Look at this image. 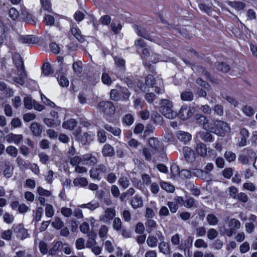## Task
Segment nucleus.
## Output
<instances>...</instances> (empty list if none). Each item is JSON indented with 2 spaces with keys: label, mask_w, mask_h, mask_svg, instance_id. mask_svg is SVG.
<instances>
[{
  "label": "nucleus",
  "mask_w": 257,
  "mask_h": 257,
  "mask_svg": "<svg viewBox=\"0 0 257 257\" xmlns=\"http://www.w3.org/2000/svg\"><path fill=\"white\" fill-rule=\"evenodd\" d=\"M195 150L196 153L202 157H205L207 155L206 146L202 143L197 145Z\"/></svg>",
  "instance_id": "20"
},
{
  "label": "nucleus",
  "mask_w": 257,
  "mask_h": 257,
  "mask_svg": "<svg viewBox=\"0 0 257 257\" xmlns=\"http://www.w3.org/2000/svg\"><path fill=\"white\" fill-rule=\"evenodd\" d=\"M118 184L123 188L125 189L130 185V181L127 177L122 176L118 180Z\"/></svg>",
  "instance_id": "37"
},
{
  "label": "nucleus",
  "mask_w": 257,
  "mask_h": 257,
  "mask_svg": "<svg viewBox=\"0 0 257 257\" xmlns=\"http://www.w3.org/2000/svg\"><path fill=\"white\" fill-rule=\"evenodd\" d=\"M35 102V101L30 96H26L24 99L25 106L28 109H32Z\"/></svg>",
  "instance_id": "36"
},
{
  "label": "nucleus",
  "mask_w": 257,
  "mask_h": 257,
  "mask_svg": "<svg viewBox=\"0 0 257 257\" xmlns=\"http://www.w3.org/2000/svg\"><path fill=\"white\" fill-rule=\"evenodd\" d=\"M89 172L90 177L92 179L100 180L103 175L107 172V169L104 165L99 164L91 169Z\"/></svg>",
  "instance_id": "6"
},
{
  "label": "nucleus",
  "mask_w": 257,
  "mask_h": 257,
  "mask_svg": "<svg viewBox=\"0 0 257 257\" xmlns=\"http://www.w3.org/2000/svg\"><path fill=\"white\" fill-rule=\"evenodd\" d=\"M159 249L160 252L164 254H169L170 252V247L169 244L164 241H161L159 244Z\"/></svg>",
  "instance_id": "25"
},
{
  "label": "nucleus",
  "mask_w": 257,
  "mask_h": 257,
  "mask_svg": "<svg viewBox=\"0 0 257 257\" xmlns=\"http://www.w3.org/2000/svg\"><path fill=\"white\" fill-rule=\"evenodd\" d=\"M172 107L173 104L171 101L168 99H162L160 111L166 118L173 119L177 116V114L176 112L172 110Z\"/></svg>",
  "instance_id": "4"
},
{
  "label": "nucleus",
  "mask_w": 257,
  "mask_h": 257,
  "mask_svg": "<svg viewBox=\"0 0 257 257\" xmlns=\"http://www.w3.org/2000/svg\"><path fill=\"white\" fill-rule=\"evenodd\" d=\"M145 225L147 228V230L149 233L152 232L157 227L156 221L151 219H148Z\"/></svg>",
  "instance_id": "28"
},
{
  "label": "nucleus",
  "mask_w": 257,
  "mask_h": 257,
  "mask_svg": "<svg viewBox=\"0 0 257 257\" xmlns=\"http://www.w3.org/2000/svg\"><path fill=\"white\" fill-rule=\"evenodd\" d=\"M240 226V222L236 219L232 218L228 221V227L226 228L223 226L220 228V231L222 234L231 236L236 229L239 228Z\"/></svg>",
  "instance_id": "5"
},
{
  "label": "nucleus",
  "mask_w": 257,
  "mask_h": 257,
  "mask_svg": "<svg viewBox=\"0 0 257 257\" xmlns=\"http://www.w3.org/2000/svg\"><path fill=\"white\" fill-rule=\"evenodd\" d=\"M122 121L123 124L131 125L134 123V119L131 114H126L122 118Z\"/></svg>",
  "instance_id": "41"
},
{
  "label": "nucleus",
  "mask_w": 257,
  "mask_h": 257,
  "mask_svg": "<svg viewBox=\"0 0 257 257\" xmlns=\"http://www.w3.org/2000/svg\"><path fill=\"white\" fill-rule=\"evenodd\" d=\"M45 206V215L47 217H52L54 214V209L53 206L49 204H46Z\"/></svg>",
  "instance_id": "44"
},
{
  "label": "nucleus",
  "mask_w": 257,
  "mask_h": 257,
  "mask_svg": "<svg viewBox=\"0 0 257 257\" xmlns=\"http://www.w3.org/2000/svg\"><path fill=\"white\" fill-rule=\"evenodd\" d=\"M58 81L59 85L62 87H67L69 84L68 79L64 75L58 77Z\"/></svg>",
  "instance_id": "55"
},
{
  "label": "nucleus",
  "mask_w": 257,
  "mask_h": 257,
  "mask_svg": "<svg viewBox=\"0 0 257 257\" xmlns=\"http://www.w3.org/2000/svg\"><path fill=\"white\" fill-rule=\"evenodd\" d=\"M20 41L23 43L33 44L37 43L39 40L34 35H26L21 37Z\"/></svg>",
  "instance_id": "17"
},
{
  "label": "nucleus",
  "mask_w": 257,
  "mask_h": 257,
  "mask_svg": "<svg viewBox=\"0 0 257 257\" xmlns=\"http://www.w3.org/2000/svg\"><path fill=\"white\" fill-rule=\"evenodd\" d=\"M110 98L111 99H112L114 101H117V100H119V99L120 98V92L119 91V89L118 88V89H112L110 91Z\"/></svg>",
  "instance_id": "59"
},
{
  "label": "nucleus",
  "mask_w": 257,
  "mask_h": 257,
  "mask_svg": "<svg viewBox=\"0 0 257 257\" xmlns=\"http://www.w3.org/2000/svg\"><path fill=\"white\" fill-rule=\"evenodd\" d=\"M77 121L74 119H70L64 121L62 127L67 130H72L77 125Z\"/></svg>",
  "instance_id": "24"
},
{
  "label": "nucleus",
  "mask_w": 257,
  "mask_h": 257,
  "mask_svg": "<svg viewBox=\"0 0 257 257\" xmlns=\"http://www.w3.org/2000/svg\"><path fill=\"white\" fill-rule=\"evenodd\" d=\"M63 109L56 107L54 110L50 111V118L44 119V122L49 127H57L59 126L61 123V114Z\"/></svg>",
  "instance_id": "3"
},
{
  "label": "nucleus",
  "mask_w": 257,
  "mask_h": 257,
  "mask_svg": "<svg viewBox=\"0 0 257 257\" xmlns=\"http://www.w3.org/2000/svg\"><path fill=\"white\" fill-rule=\"evenodd\" d=\"M131 205L134 209L142 207L143 206L142 198L138 195H136L131 201Z\"/></svg>",
  "instance_id": "29"
},
{
  "label": "nucleus",
  "mask_w": 257,
  "mask_h": 257,
  "mask_svg": "<svg viewBox=\"0 0 257 257\" xmlns=\"http://www.w3.org/2000/svg\"><path fill=\"white\" fill-rule=\"evenodd\" d=\"M73 183L76 187H84L88 185L87 180L84 177L76 178L74 179Z\"/></svg>",
  "instance_id": "26"
},
{
  "label": "nucleus",
  "mask_w": 257,
  "mask_h": 257,
  "mask_svg": "<svg viewBox=\"0 0 257 257\" xmlns=\"http://www.w3.org/2000/svg\"><path fill=\"white\" fill-rule=\"evenodd\" d=\"M181 98L184 101H191L193 98V95L191 91H185L181 94Z\"/></svg>",
  "instance_id": "42"
},
{
  "label": "nucleus",
  "mask_w": 257,
  "mask_h": 257,
  "mask_svg": "<svg viewBox=\"0 0 257 257\" xmlns=\"http://www.w3.org/2000/svg\"><path fill=\"white\" fill-rule=\"evenodd\" d=\"M13 228L15 233H17V236L21 238V239H24L28 237L29 234L27 229L24 228V226L21 224L14 225Z\"/></svg>",
  "instance_id": "12"
},
{
  "label": "nucleus",
  "mask_w": 257,
  "mask_h": 257,
  "mask_svg": "<svg viewBox=\"0 0 257 257\" xmlns=\"http://www.w3.org/2000/svg\"><path fill=\"white\" fill-rule=\"evenodd\" d=\"M38 157L40 162L44 165H48L49 163L50 157L44 152L39 154Z\"/></svg>",
  "instance_id": "38"
},
{
  "label": "nucleus",
  "mask_w": 257,
  "mask_h": 257,
  "mask_svg": "<svg viewBox=\"0 0 257 257\" xmlns=\"http://www.w3.org/2000/svg\"><path fill=\"white\" fill-rule=\"evenodd\" d=\"M83 156H75L72 158L70 161V164L74 167L80 165V164L83 165Z\"/></svg>",
  "instance_id": "32"
},
{
  "label": "nucleus",
  "mask_w": 257,
  "mask_h": 257,
  "mask_svg": "<svg viewBox=\"0 0 257 257\" xmlns=\"http://www.w3.org/2000/svg\"><path fill=\"white\" fill-rule=\"evenodd\" d=\"M112 227L116 231L121 230L122 228V222L119 218L115 217L114 218Z\"/></svg>",
  "instance_id": "43"
},
{
  "label": "nucleus",
  "mask_w": 257,
  "mask_h": 257,
  "mask_svg": "<svg viewBox=\"0 0 257 257\" xmlns=\"http://www.w3.org/2000/svg\"><path fill=\"white\" fill-rule=\"evenodd\" d=\"M97 139L100 143H104L106 141V136L104 130L100 129L97 132Z\"/></svg>",
  "instance_id": "50"
},
{
  "label": "nucleus",
  "mask_w": 257,
  "mask_h": 257,
  "mask_svg": "<svg viewBox=\"0 0 257 257\" xmlns=\"http://www.w3.org/2000/svg\"><path fill=\"white\" fill-rule=\"evenodd\" d=\"M30 128L33 135L35 136H39L42 133V126L39 123H32L31 125Z\"/></svg>",
  "instance_id": "21"
},
{
  "label": "nucleus",
  "mask_w": 257,
  "mask_h": 257,
  "mask_svg": "<svg viewBox=\"0 0 257 257\" xmlns=\"http://www.w3.org/2000/svg\"><path fill=\"white\" fill-rule=\"evenodd\" d=\"M194 109L193 107L183 106L178 113L179 117L182 120H186L190 118L194 113Z\"/></svg>",
  "instance_id": "11"
},
{
  "label": "nucleus",
  "mask_w": 257,
  "mask_h": 257,
  "mask_svg": "<svg viewBox=\"0 0 257 257\" xmlns=\"http://www.w3.org/2000/svg\"><path fill=\"white\" fill-rule=\"evenodd\" d=\"M217 69L222 72L226 73L229 70V66L225 63L218 62L216 64Z\"/></svg>",
  "instance_id": "40"
},
{
  "label": "nucleus",
  "mask_w": 257,
  "mask_h": 257,
  "mask_svg": "<svg viewBox=\"0 0 257 257\" xmlns=\"http://www.w3.org/2000/svg\"><path fill=\"white\" fill-rule=\"evenodd\" d=\"M42 73L45 76H48L53 73V70L49 63H46L43 64L42 67Z\"/></svg>",
  "instance_id": "48"
},
{
  "label": "nucleus",
  "mask_w": 257,
  "mask_h": 257,
  "mask_svg": "<svg viewBox=\"0 0 257 257\" xmlns=\"http://www.w3.org/2000/svg\"><path fill=\"white\" fill-rule=\"evenodd\" d=\"M13 170V167L12 166L10 162L5 161L2 163L1 166V171L6 178H10L12 177Z\"/></svg>",
  "instance_id": "9"
},
{
  "label": "nucleus",
  "mask_w": 257,
  "mask_h": 257,
  "mask_svg": "<svg viewBox=\"0 0 257 257\" xmlns=\"http://www.w3.org/2000/svg\"><path fill=\"white\" fill-rule=\"evenodd\" d=\"M160 186L163 189L167 192H173L175 190V187L173 185L166 182L161 181Z\"/></svg>",
  "instance_id": "34"
},
{
  "label": "nucleus",
  "mask_w": 257,
  "mask_h": 257,
  "mask_svg": "<svg viewBox=\"0 0 257 257\" xmlns=\"http://www.w3.org/2000/svg\"><path fill=\"white\" fill-rule=\"evenodd\" d=\"M120 95H122L124 100H127L130 96V93L128 90L125 87H118Z\"/></svg>",
  "instance_id": "49"
},
{
  "label": "nucleus",
  "mask_w": 257,
  "mask_h": 257,
  "mask_svg": "<svg viewBox=\"0 0 257 257\" xmlns=\"http://www.w3.org/2000/svg\"><path fill=\"white\" fill-rule=\"evenodd\" d=\"M99 203L96 200H93L88 203L82 204L80 207L84 208H86L91 210H94L99 207Z\"/></svg>",
  "instance_id": "27"
},
{
  "label": "nucleus",
  "mask_w": 257,
  "mask_h": 257,
  "mask_svg": "<svg viewBox=\"0 0 257 257\" xmlns=\"http://www.w3.org/2000/svg\"><path fill=\"white\" fill-rule=\"evenodd\" d=\"M177 139L181 142L186 143L191 140L192 136L189 133L184 131H178L176 133Z\"/></svg>",
  "instance_id": "18"
},
{
  "label": "nucleus",
  "mask_w": 257,
  "mask_h": 257,
  "mask_svg": "<svg viewBox=\"0 0 257 257\" xmlns=\"http://www.w3.org/2000/svg\"><path fill=\"white\" fill-rule=\"evenodd\" d=\"M227 4L237 11H240L244 8L245 4L242 2L227 1Z\"/></svg>",
  "instance_id": "23"
},
{
  "label": "nucleus",
  "mask_w": 257,
  "mask_h": 257,
  "mask_svg": "<svg viewBox=\"0 0 257 257\" xmlns=\"http://www.w3.org/2000/svg\"><path fill=\"white\" fill-rule=\"evenodd\" d=\"M3 219L6 223L11 224L13 222L14 217L12 214L6 212L3 215Z\"/></svg>",
  "instance_id": "61"
},
{
  "label": "nucleus",
  "mask_w": 257,
  "mask_h": 257,
  "mask_svg": "<svg viewBox=\"0 0 257 257\" xmlns=\"http://www.w3.org/2000/svg\"><path fill=\"white\" fill-rule=\"evenodd\" d=\"M149 144L157 152H160L164 151V147L163 142L159 141L157 139L154 138L150 139Z\"/></svg>",
  "instance_id": "13"
},
{
  "label": "nucleus",
  "mask_w": 257,
  "mask_h": 257,
  "mask_svg": "<svg viewBox=\"0 0 257 257\" xmlns=\"http://www.w3.org/2000/svg\"><path fill=\"white\" fill-rule=\"evenodd\" d=\"M246 16L247 17V20L252 21L256 20V14L254 10L251 9H249L247 10L246 12Z\"/></svg>",
  "instance_id": "52"
},
{
  "label": "nucleus",
  "mask_w": 257,
  "mask_h": 257,
  "mask_svg": "<svg viewBox=\"0 0 257 257\" xmlns=\"http://www.w3.org/2000/svg\"><path fill=\"white\" fill-rule=\"evenodd\" d=\"M194 245L197 248H207L208 246L207 243L202 239H197L194 243Z\"/></svg>",
  "instance_id": "62"
},
{
  "label": "nucleus",
  "mask_w": 257,
  "mask_h": 257,
  "mask_svg": "<svg viewBox=\"0 0 257 257\" xmlns=\"http://www.w3.org/2000/svg\"><path fill=\"white\" fill-rule=\"evenodd\" d=\"M116 215V211L114 208H107L105 209L104 215L100 216V220L107 223L112 220Z\"/></svg>",
  "instance_id": "10"
},
{
  "label": "nucleus",
  "mask_w": 257,
  "mask_h": 257,
  "mask_svg": "<svg viewBox=\"0 0 257 257\" xmlns=\"http://www.w3.org/2000/svg\"><path fill=\"white\" fill-rule=\"evenodd\" d=\"M243 188L244 190L251 192H254L256 190V187L255 185L250 182L244 183L243 184Z\"/></svg>",
  "instance_id": "56"
},
{
  "label": "nucleus",
  "mask_w": 257,
  "mask_h": 257,
  "mask_svg": "<svg viewBox=\"0 0 257 257\" xmlns=\"http://www.w3.org/2000/svg\"><path fill=\"white\" fill-rule=\"evenodd\" d=\"M195 119L197 122L200 124H202L203 125V128H204V126L205 124H211V123H208V119L206 117H205L203 115L201 114H197L195 116Z\"/></svg>",
  "instance_id": "35"
},
{
  "label": "nucleus",
  "mask_w": 257,
  "mask_h": 257,
  "mask_svg": "<svg viewBox=\"0 0 257 257\" xmlns=\"http://www.w3.org/2000/svg\"><path fill=\"white\" fill-rule=\"evenodd\" d=\"M224 156L226 161L229 163L233 162L236 159V155L231 151H226Z\"/></svg>",
  "instance_id": "47"
},
{
  "label": "nucleus",
  "mask_w": 257,
  "mask_h": 257,
  "mask_svg": "<svg viewBox=\"0 0 257 257\" xmlns=\"http://www.w3.org/2000/svg\"><path fill=\"white\" fill-rule=\"evenodd\" d=\"M213 124H205L204 129L210 133H214L220 137H224L225 134L230 131V127L228 124L222 120H216Z\"/></svg>",
  "instance_id": "1"
},
{
  "label": "nucleus",
  "mask_w": 257,
  "mask_h": 257,
  "mask_svg": "<svg viewBox=\"0 0 257 257\" xmlns=\"http://www.w3.org/2000/svg\"><path fill=\"white\" fill-rule=\"evenodd\" d=\"M95 234H89L88 238L86 242V247L91 248L95 245H96V242L95 239Z\"/></svg>",
  "instance_id": "46"
},
{
  "label": "nucleus",
  "mask_w": 257,
  "mask_h": 257,
  "mask_svg": "<svg viewBox=\"0 0 257 257\" xmlns=\"http://www.w3.org/2000/svg\"><path fill=\"white\" fill-rule=\"evenodd\" d=\"M151 117L155 123L159 125H161L163 123V118L157 112H154L152 113Z\"/></svg>",
  "instance_id": "45"
},
{
  "label": "nucleus",
  "mask_w": 257,
  "mask_h": 257,
  "mask_svg": "<svg viewBox=\"0 0 257 257\" xmlns=\"http://www.w3.org/2000/svg\"><path fill=\"white\" fill-rule=\"evenodd\" d=\"M158 239L154 236H149L147 239L148 245L151 247H155L157 246Z\"/></svg>",
  "instance_id": "51"
},
{
  "label": "nucleus",
  "mask_w": 257,
  "mask_h": 257,
  "mask_svg": "<svg viewBox=\"0 0 257 257\" xmlns=\"http://www.w3.org/2000/svg\"><path fill=\"white\" fill-rule=\"evenodd\" d=\"M82 159L83 160V165H94L97 162V158L90 154L83 155Z\"/></svg>",
  "instance_id": "16"
},
{
  "label": "nucleus",
  "mask_w": 257,
  "mask_h": 257,
  "mask_svg": "<svg viewBox=\"0 0 257 257\" xmlns=\"http://www.w3.org/2000/svg\"><path fill=\"white\" fill-rule=\"evenodd\" d=\"M104 128L112 133L113 135L115 136H119L121 133V130L119 128L113 127L111 125L106 124L104 126Z\"/></svg>",
  "instance_id": "30"
},
{
  "label": "nucleus",
  "mask_w": 257,
  "mask_h": 257,
  "mask_svg": "<svg viewBox=\"0 0 257 257\" xmlns=\"http://www.w3.org/2000/svg\"><path fill=\"white\" fill-rule=\"evenodd\" d=\"M6 151L7 154L13 158L16 157L18 154V149L13 146H8L6 148Z\"/></svg>",
  "instance_id": "39"
},
{
  "label": "nucleus",
  "mask_w": 257,
  "mask_h": 257,
  "mask_svg": "<svg viewBox=\"0 0 257 257\" xmlns=\"http://www.w3.org/2000/svg\"><path fill=\"white\" fill-rule=\"evenodd\" d=\"M207 221L210 225H216L218 222L217 217L213 213H209L206 217Z\"/></svg>",
  "instance_id": "33"
},
{
  "label": "nucleus",
  "mask_w": 257,
  "mask_h": 257,
  "mask_svg": "<svg viewBox=\"0 0 257 257\" xmlns=\"http://www.w3.org/2000/svg\"><path fill=\"white\" fill-rule=\"evenodd\" d=\"M79 132L78 130L74 133L76 140L79 141L83 145H87L90 144L94 138V135L92 133H85L80 137L79 136Z\"/></svg>",
  "instance_id": "8"
},
{
  "label": "nucleus",
  "mask_w": 257,
  "mask_h": 257,
  "mask_svg": "<svg viewBox=\"0 0 257 257\" xmlns=\"http://www.w3.org/2000/svg\"><path fill=\"white\" fill-rule=\"evenodd\" d=\"M37 192L39 195L41 196L49 197L51 195V193L50 191L46 190L42 187H38Z\"/></svg>",
  "instance_id": "60"
},
{
  "label": "nucleus",
  "mask_w": 257,
  "mask_h": 257,
  "mask_svg": "<svg viewBox=\"0 0 257 257\" xmlns=\"http://www.w3.org/2000/svg\"><path fill=\"white\" fill-rule=\"evenodd\" d=\"M64 223L62 220L59 217H55L52 223V225L56 229H59L63 226Z\"/></svg>",
  "instance_id": "53"
},
{
  "label": "nucleus",
  "mask_w": 257,
  "mask_h": 257,
  "mask_svg": "<svg viewBox=\"0 0 257 257\" xmlns=\"http://www.w3.org/2000/svg\"><path fill=\"white\" fill-rule=\"evenodd\" d=\"M108 228L105 225H101L98 230V235L100 238H105L108 235Z\"/></svg>",
  "instance_id": "31"
},
{
  "label": "nucleus",
  "mask_w": 257,
  "mask_h": 257,
  "mask_svg": "<svg viewBox=\"0 0 257 257\" xmlns=\"http://www.w3.org/2000/svg\"><path fill=\"white\" fill-rule=\"evenodd\" d=\"M242 112L247 116H251L254 113V109L250 106L245 105L242 108Z\"/></svg>",
  "instance_id": "54"
},
{
  "label": "nucleus",
  "mask_w": 257,
  "mask_h": 257,
  "mask_svg": "<svg viewBox=\"0 0 257 257\" xmlns=\"http://www.w3.org/2000/svg\"><path fill=\"white\" fill-rule=\"evenodd\" d=\"M23 139L22 135H16L13 133H10L6 136V141L9 143H14L18 145Z\"/></svg>",
  "instance_id": "14"
},
{
  "label": "nucleus",
  "mask_w": 257,
  "mask_h": 257,
  "mask_svg": "<svg viewBox=\"0 0 257 257\" xmlns=\"http://www.w3.org/2000/svg\"><path fill=\"white\" fill-rule=\"evenodd\" d=\"M170 171L172 174V176L173 177H175L177 175H179V173L180 172L179 170V166L176 164H173L170 167Z\"/></svg>",
  "instance_id": "58"
},
{
  "label": "nucleus",
  "mask_w": 257,
  "mask_h": 257,
  "mask_svg": "<svg viewBox=\"0 0 257 257\" xmlns=\"http://www.w3.org/2000/svg\"><path fill=\"white\" fill-rule=\"evenodd\" d=\"M199 135L202 140L205 142H211L212 141V136L210 133H200Z\"/></svg>",
  "instance_id": "57"
},
{
  "label": "nucleus",
  "mask_w": 257,
  "mask_h": 257,
  "mask_svg": "<svg viewBox=\"0 0 257 257\" xmlns=\"http://www.w3.org/2000/svg\"><path fill=\"white\" fill-rule=\"evenodd\" d=\"M155 84L154 76L152 75H148L146 79V85L148 87H153Z\"/></svg>",
  "instance_id": "63"
},
{
  "label": "nucleus",
  "mask_w": 257,
  "mask_h": 257,
  "mask_svg": "<svg viewBox=\"0 0 257 257\" xmlns=\"http://www.w3.org/2000/svg\"><path fill=\"white\" fill-rule=\"evenodd\" d=\"M133 28L138 36L144 37L146 39L150 41H153L150 38V36L146 33V30L144 28L138 25H134Z\"/></svg>",
  "instance_id": "19"
},
{
  "label": "nucleus",
  "mask_w": 257,
  "mask_h": 257,
  "mask_svg": "<svg viewBox=\"0 0 257 257\" xmlns=\"http://www.w3.org/2000/svg\"><path fill=\"white\" fill-rule=\"evenodd\" d=\"M102 153L104 157H111L114 154V150L110 145L105 144L102 149Z\"/></svg>",
  "instance_id": "22"
},
{
  "label": "nucleus",
  "mask_w": 257,
  "mask_h": 257,
  "mask_svg": "<svg viewBox=\"0 0 257 257\" xmlns=\"http://www.w3.org/2000/svg\"><path fill=\"white\" fill-rule=\"evenodd\" d=\"M128 145L130 147L137 149H139L140 147H142L141 144L134 139H131L128 142Z\"/></svg>",
  "instance_id": "64"
},
{
  "label": "nucleus",
  "mask_w": 257,
  "mask_h": 257,
  "mask_svg": "<svg viewBox=\"0 0 257 257\" xmlns=\"http://www.w3.org/2000/svg\"><path fill=\"white\" fill-rule=\"evenodd\" d=\"M185 159L188 162H192L195 160V155L193 151L188 147H184L183 149Z\"/></svg>",
  "instance_id": "15"
},
{
  "label": "nucleus",
  "mask_w": 257,
  "mask_h": 257,
  "mask_svg": "<svg viewBox=\"0 0 257 257\" xmlns=\"http://www.w3.org/2000/svg\"><path fill=\"white\" fill-rule=\"evenodd\" d=\"M98 108L100 111L105 115L113 114L115 111V108L111 102L101 101L99 103Z\"/></svg>",
  "instance_id": "7"
},
{
  "label": "nucleus",
  "mask_w": 257,
  "mask_h": 257,
  "mask_svg": "<svg viewBox=\"0 0 257 257\" xmlns=\"http://www.w3.org/2000/svg\"><path fill=\"white\" fill-rule=\"evenodd\" d=\"M14 63L17 69L19 76L13 77V81L20 85H23L25 82L27 74L25 70L23 61L20 55L16 54L13 57Z\"/></svg>",
  "instance_id": "2"
}]
</instances>
